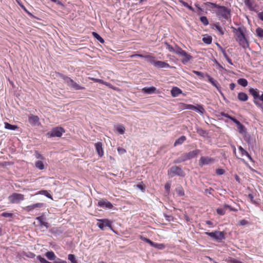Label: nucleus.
I'll return each mask as SVG.
<instances>
[{
	"instance_id": "obj_13",
	"label": "nucleus",
	"mask_w": 263,
	"mask_h": 263,
	"mask_svg": "<svg viewBox=\"0 0 263 263\" xmlns=\"http://www.w3.org/2000/svg\"><path fill=\"white\" fill-rule=\"evenodd\" d=\"M221 115L222 116L229 118L231 121H232L236 124L237 127L240 130V132H242L243 130V128H245L244 126L236 119L224 112H222Z\"/></svg>"
},
{
	"instance_id": "obj_30",
	"label": "nucleus",
	"mask_w": 263,
	"mask_h": 263,
	"mask_svg": "<svg viewBox=\"0 0 263 263\" xmlns=\"http://www.w3.org/2000/svg\"><path fill=\"white\" fill-rule=\"evenodd\" d=\"M181 93L182 90L177 87H173V88L171 90V95L174 97L178 96Z\"/></svg>"
},
{
	"instance_id": "obj_63",
	"label": "nucleus",
	"mask_w": 263,
	"mask_h": 263,
	"mask_svg": "<svg viewBox=\"0 0 263 263\" xmlns=\"http://www.w3.org/2000/svg\"><path fill=\"white\" fill-rule=\"evenodd\" d=\"M223 55L224 56V57L226 58V60L227 61V62L231 65H233V64L232 62V60L229 58V56L228 55V54H227L226 51H223Z\"/></svg>"
},
{
	"instance_id": "obj_33",
	"label": "nucleus",
	"mask_w": 263,
	"mask_h": 263,
	"mask_svg": "<svg viewBox=\"0 0 263 263\" xmlns=\"http://www.w3.org/2000/svg\"><path fill=\"white\" fill-rule=\"evenodd\" d=\"M176 192L179 197H182L185 195L184 189L180 185H179L176 189Z\"/></svg>"
},
{
	"instance_id": "obj_20",
	"label": "nucleus",
	"mask_w": 263,
	"mask_h": 263,
	"mask_svg": "<svg viewBox=\"0 0 263 263\" xmlns=\"http://www.w3.org/2000/svg\"><path fill=\"white\" fill-rule=\"evenodd\" d=\"M29 123L33 126H39L40 124L39 118L37 116L31 115L28 118Z\"/></svg>"
},
{
	"instance_id": "obj_16",
	"label": "nucleus",
	"mask_w": 263,
	"mask_h": 263,
	"mask_svg": "<svg viewBox=\"0 0 263 263\" xmlns=\"http://www.w3.org/2000/svg\"><path fill=\"white\" fill-rule=\"evenodd\" d=\"M200 153V150L196 149L188 153H184L187 160H191L197 157Z\"/></svg>"
},
{
	"instance_id": "obj_44",
	"label": "nucleus",
	"mask_w": 263,
	"mask_h": 263,
	"mask_svg": "<svg viewBox=\"0 0 263 263\" xmlns=\"http://www.w3.org/2000/svg\"><path fill=\"white\" fill-rule=\"evenodd\" d=\"M255 32H256V35L258 37H259L260 39L263 38V29H262L260 27H258L256 28Z\"/></svg>"
},
{
	"instance_id": "obj_56",
	"label": "nucleus",
	"mask_w": 263,
	"mask_h": 263,
	"mask_svg": "<svg viewBox=\"0 0 263 263\" xmlns=\"http://www.w3.org/2000/svg\"><path fill=\"white\" fill-rule=\"evenodd\" d=\"M216 174L217 175L221 176L226 174V171L222 168H218L216 170Z\"/></svg>"
},
{
	"instance_id": "obj_52",
	"label": "nucleus",
	"mask_w": 263,
	"mask_h": 263,
	"mask_svg": "<svg viewBox=\"0 0 263 263\" xmlns=\"http://www.w3.org/2000/svg\"><path fill=\"white\" fill-rule=\"evenodd\" d=\"M13 164L12 161H3L0 162V166L2 167H6L7 166L11 165Z\"/></svg>"
},
{
	"instance_id": "obj_61",
	"label": "nucleus",
	"mask_w": 263,
	"mask_h": 263,
	"mask_svg": "<svg viewBox=\"0 0 263 263\" xmlns=\"http://www.w3.org/2000/svg\"><path fill=\"white\" fill-rule=\"evenodd\" d=\"M91 80L95 82H97V83H99L100 84H104L107 86L108 85V83L104 81L102 79H96V78H91Z\"/></svg>"
},
{
	"instance_id": "obj_4",
	"label": "nucleus",
	"mask_w": 263,
	"mask_h": 263,
	"mask_svg": "<svg viewBox=\"0 0 263 263\" xmlns=\"http://www.w3.org/2000/svg\"><path fill=\"white\" fill-rule=\"evenodd\" d=\"M205 234L217 242H221L222 240H225L226 238V233L219 230L212 232L207 231L205 232Z\"/></svg>"
},
{
	"instance_id": "obj_2",
	"label": "nucleus",
	"mask_w": 263,
	"mask_h": 263,
	"mask_svg": "<svg viewBox=\"0 0 263 263\" xmlns=\"http://www.w3.org/2000/svg\"><path fill=\"white\" fill-rule=\"evenodd\" d=\"M233 32L236 35V40L239 45L243 48L246 49L249 46V42L245 35L246 28L242 27H239L237 28L232 27Z\"/></svg>"
},
{
	"instance_id": "obj_37",
	"label": "nucleus",
	"mask_w": 263,
	"mask_h": 263,
	"mask_svg": "<svg viewBox=\"0 0 263 263\" xmlns=\"http://www.w3.org/2000/svg\"><path fill=\"white\" fill-rule=\"evenodd\" d=\"M5 128L7 129L12 130H17L18 128L17 126L12 125L7 122H5Z\"/></svg>"
},
{
	"instance_id": "obj_29",
	"label": "nucleus",
	"mask_w": 263,
	"mask_h": 263,
	"mask_svg": "<svg viewBox=\"0 0 263 263\" xmlns=\"http://www.w3.org/2000/svg\"><path fill=\"white\" fill-rule=\"evenodd\" d=\"M186 138L185 136H181L179 138H177L174 143V146H177L178 145H180L183 144V143L186 140Z\"/></svg>"
},
{
	"instance_id": "obj_12",
	"label": "nucleus",
	"mask_w": 263,
	"mask_h": 263,
	"mask_svg": "<svg viewBox=\"0 0 263 263\" xmlns=\"http://www.w3.org/2000/svg\"><path fill=\"white\" fill-rule=\"evenodd\" d=\"M215 160L213 158L208 156H201L199 160V164L200 166L209 165L214 163Z\"/></svg>"
},
{
	"instance_id": "obj_57",
	"label": "nucleus",
	"mask_w": 263,
	"mask_h": 263,
	"mask_svg": "<svg viewBox=\"0 0 263 263\" xmlns=\"http://www.w3.org/2000/svg\"><path fill=\"white\" fill-rule=\"evenodd\" d=\"M13 215V214L12 213H9L8 212H4L1 214V216L5 218L12 217Z\"/></svg>"
},
{
	"instance_id": "obj_6",
	"label": "nucleus",
	"mask_w": 263,
	"mask_h": 263,
	"mask_svg": "<svg viewBox=\"0 0 263 263\" xmlns=\"http://www.w3.org/2000/svg\"><path fill=\"white\" fill-rule=\"evenodd\" d=\"M63 79L71 90H79L85 89V87L79 85L76 82L68 77L64 76L63 77Z\"/></svg>"
},
{
	"instance_id": "obj_22",
	"label": "nucleus",
	"mask_w": 263,
	"mask_h": 263,
	"mask_svg": "<svg viewBox=\"0 0 263 263\" xmlns=\"http://www.w3.org/2000/svg\"><path fill=\"white\" fill-rule=\"evenodd\" d=\"M36 194L44 195L47 198L53 200V196L51 194V192L50 190H41L39 191Z\"/></svg>"
},
{
	"instance_id": "obj_10",
	"label": "nucleus",
	"mask_w": 263,
	"mask_h": 263,
	"mask_svg": "<svg viewBox=\"0 0 263 263\" xmlns=\"http://www.w3.org/2000/svg\"><path fill=\"white\" fill-rule=\"evenodd\" d=\"M97 205L98 207L109 210L112 209L114 207L112 203L105 198L100 200Z\"/></svg>"
},
{
	"instance_id": "obj_48",
	"label": "nucleus",
	"mask_w": 263,
	"mask_h": 263,
	"mask_svg": "<svg viewBox=\"0 0 263 263\" xmlns=\"http://www.w3.org/2000/svg\"><path fill=\"white\" fill-rule=\"evenodd\" d=\"M115 128L116 132H124L125 130V127L122 124L115 125Z\"/></svg>"
},
{
	"instance_id": "obj_35",
	"label": "nucleus",
	"mask_w": 263,
	"mask_h": 263,
	"mask_svg": "<svg viewBox=\"0 0 263 263\" xmlns=\"http://www.w3.org/2000/svg\"><path fill=\"white\" fill-rule=\"evenodd\" d=\"M35 167L39 170H43L45 168V165L42 161L37 160L35 162Z\"/></svg>"
},
{
	"instance_id": "obj_11",
	"label": "nucleus",
	"mask_w": 263,
	"mask_h": 263,
	"mask_svg": "<svg viewBox=\"0 0 263 263\" xmlns=\"http://www.w3.org/2000/svg\"><path fill=\"white\" fill-rule=\"evenodd\" d=\"M243 134L244 140L249 146L253 147L255 144V140L253 137L250 134V133H240Z\"/></svg>"
},
{
	"instance_id": "obj_21",
	"label": "nucleus",
	"mask_w": 263,
	"mask_h": 263,
	"mask_svg": "<svg viewBox=\"0 0 263 263\" xmlns=\"http://www.w3.org/2000/svg\"><path fill=\"white\" fill-rule=\"evenodd\" d=\"M206 76L208 78V81L216 88L217 90L220 93L221 95H223V93L221 91L220 87L218 85L217 81L214 80L213 78H212L210 75L208 74L206 75Z\"/></svg>"
},
{
	"instance_id": "obj_31",
	"label": "nucleus",
	"mask_w": 263,
	"mask_h": 263,
	"mask_svg": "<svg viewBox=\"0 0 263 263\" xmlns=\"http://www.w3.org/2000/svg\"><path fill=\"white\" fill-rule=\"evenodd\" d=\"M143 58L146 59L147 62H148L151 64H152L154 66L155 63L156 61H155V58L154 56H152V55L149 54H145L144 55Z\"/></svg>"
},
{
	"instance_id": "obj_49",
	"label": "nucleus",
	"mask_w": 263,
	"mask_h": 263,
	"mask_svg": "<svg viewBox=\"0 0 263 263\" xmlns=\"http://www.w3.org/2000/svg\"><path fill=\"white\" fill-rule=\"evenodd\" d=\"M23 255L29 258H33L35 256V254L34 253L29 251L24 252Z\"/></svg>"
},
{
	"instance_id": "obj_39",
	"label": "nucleus",
	"mask_w": 263,
	"mask_h": 263,
	"mask_svg": "<svg viewBox=\"0 0 263 263\" xmlns=\"http://www.w3.org/2000/svg\"><path fill=\"white\" fill-rule=\"evenodd\" d=\"M214 29L217 30L220 34L223 35L224 34V30L223 28L220 26L219 24L218 23H216L214 25Z\"/></svg>"
},
{
	"instance_id": "obj_25",
	"label": "nucleus",
	"mask_w": 263,
	"mask_h": 263,
	"mask_svg": "<svg viewBox=\"0 0 263 263\" xmlns=\"http://www.w3.org/2000/svg\"><path fill=\"white\" fill-rule=\"evenodd\" d=\"M44 255L49 260L53 261L54 259H56L55 253L51 250L46 252Z\"/></svg>"
},
{
	"instance_id": "obj_46",
	"label": "nucleus",
	"mask_w": 263,
	"mask_h": 263,
	"mask_svg": "<svg viewBox=\"0 0 263 263\" xmlns=\"http://www.w3.org/2000/svg\"><path fill=\"white\" fill-rule=\"evenodd\" d=\"M210 133H199L200 136L206 138L209 143L212 142V139L209 135Z\"/></svg>"
},
{
	"instance_id": "obj_27",
	"label": "nucleus",
	"mask_w": 263,
	"mask_h": 263,
	"mask_svg": "<svg viewBox=\"0 0 263 263\" xmlns=\"http://www.w3.org/2000/svg\"><path fill=\"white\" fill-rule=\"evenodd\" d=\"M187 161L184 153L182 154L180 156L178 157L173 161L174 164H179Z\"/></svg>"
},
{
	"instance_id": "obj_59",
	"label": "nucleus",
	"mask_w": 263,
	"mask_h": 263,
	"mask_svg": "<svg viewBox=\"0 0 263 263\" xmlns=\"http://www.w3.org/2000/svg\"><path fill=\"white\" fill-rule=\"evenodd\" d=\"M200 20L202 22V23L205 26H206L209 24V21L206 16H201L200 18Z\"/></svg>"
},
{
	"instance_id": "obj_45",
	"label": "nucleus",
	"mask_w": 263,
	"mask_h": 263,
	"mask_svg": "<svg viewBox=\"0 0 263 263\" xmlns=\"http://www.w3.org/2000/svg\"><path fill=\"white\" fill-rule=\"evenodd\" d=\"M202 41L206 44H210L212 43V38L211 36L206 35L202 38Z\"/></svg>"
},
{
	"instance_id": "obj_9",
	"label": "nucleus",
	"mask_w": 263,
	"mask_h": 263,
	"mask_svg": "<svg viewBox=\"0 0 263 263\" xmlns=\"http://www.w3.org/2000/svg\"><path fill=\"white\" fill-rule=\"evenodd\" d=\"M8 199L10 203L17 204L24 200V195L21 193H13L9 196Z\"/></svg>"
},
{
	"instance_id": "obj_55",
	"label": "nucleus",
	"mask_w": 263,
	"mask_h": 263,
	"mask_svg": "<svg viewBox=\"0 0 263 263\" xmlns=\"http://www.w3.org/2000/svg\"><path fill=\"white\" fill-rule=\"evenodd\" d=\"M34 156L35 158L37 159L40 160H44L45 157L39 152L37 151H35L34 152Z\"/></svg>"
},
{
	"instance_id": "obj_7",
	"label": "nucleus",
	"mask_w": 263,
	"mask_h": 263,
	"mask_svg": "<svg viewBox=\"0 0 263 263\" xmlns=\"http://www.w3.org/2000/svg\"><path fill=\"white\" fill-rule=\"evenodd\" d=\"M139 238L143 241L149 244L150 246L160 250H162L165 248V245L162 243H157L153 241L147 237L143 235H140Z\"/></svg>"
},
{
	"instance_id": "obj_15",
	"label": "nucleus",
	"mask_w": 263,
	"mask_h": 263,
	"mask_svg": "<svg viewBox=\"0 0 263 263\" xmlns=\"http://www.w3.org/2000/svg\"><path fill=\"white\" fill-rule=\"evenodd\" d=\"M36 259L40 263H60L63 260L56 256V259H54L53 262H51L47 260L44 257L42 256L41 255H37Z\"/></svg>"
},
{
	"instance_id": "obj_1",
	"label": "nucleus",
	"mask_w": 263,
	"mask_h": 263,
	"mask_svg": "<svg viewBox=\"0 0 263 263\" xmlns=\"http://www.w3.org/2000/svg\"><path fill=\"white\" fill-rule=\"evenodd\" d=\"M205 5L208 7H211L212 8H216V14L218 17H222L226 20H228L231 16V10L230 9L215 3L206 2Z\"/></svg>"
},
{
	"instance_id": "obj_58",
	"label": "nucleus",
	"mask_w": 263,
	"mask_h": 263,
	"mask_svg": "<svg viewBox=\"0 0 263 263\" xmlns=\"http://www.w3.org/2000/svg\"><path fill=\"white\" fill-rule=\"evenodd\" d=\"M163 216L165 218V220L167 222H171V221H174V218L172 215H167V214H166L165 213H164L163 214Z\"/></svg>"
},
{
	"instance_id": "obj_50",
	"label": "nucleus",
	"mask_w": 263,
	"mask_h": 263,
	"mask_svg": "<svg viewBox=\"0 0 263 263\" xmlns=\"http://www.w3.org/2000/svg\"><path fill=\"white\" fill-rule=\"evenodd\" d=\"M171 183L170 182H167L164 185V189L166 193L169 195L171 190Z\"/></svg>"
},
{
	"instance_id": "obj_5",
	"label": "nucleus",
	"mask_w": 263,
	"mask_h": 263,
	"mask_svg": "<svg viewBox=\"0 0 263 263\" xmlns=\"http://www.w3.org/2000/svg\"><path fill=\"white\" fill-rule=\"evenodd\" d=\"M167 175L171 178L175 176L184 177L185 173L182 170L181 166L175 165L171 166V167L167 170Z\"/></svg>"
},
{
	"instance_id": "obj_3",
	"label": "nucleus",
	"mask_w": 263,
	"mask_h": 263,
	"mask_svg": "<svg viewBox=\"0 0 263 263\" xmlns=\"http://www.w3.org/2000/svg\"><path fill=\"white\" fill-rule=\"evenodd\" d=\"M249 92L253 98L254 103L263 110V106L259 101L260 100L263 103V92L259 95V90L257 88H250Z\"/></svg>"
},
{
	"instance_id": "obj_19",
	"label": "nucleus",
	"mask_w": 263,
	"mask_h": 263,
	"mask_svg": "<svg viewBox=\"0 0 263 263\" xmlns=\"http://www.w3.org/2000/svg\"><path fill=\"white\" fill-rule=\"evenodd\" d=\"M244 3L250 10H256L257 5L254 0H245Z\"/></svg>"
},
{
	"instance_id": "obj_26",
	"label": "nucleus",
	"mask_w": 263,
	"mask_h": 263,
	"mask_svg": "<svg viewBox=\"0 0 263 263\" xmlns=\"http://www.w3.org/2000/svg\"><path fill=\"white\" fill-rule=\"evenodd\" d=\"M142 91L148 95H151L155 92L156 88L154 86L145 87L142 89Z\"/></svg>"
},
{
	"instance_id": "obj_51",
	"label": "nucleus",
	"mask_w": 263,
	"mask_h": 263,
	"mask_svg": "<svg viewBox=\"0 0 263 263\" xmlns=\"http://www.w3.org/2000/svg\"><path fill=\"white\" fill-rule=\"evenodd\" d=\"M228 263H243L240 260L233 258V257H229L228 260Z\"/></svg>"
},
{
	"instance_id": "obj_38",
	"label": "nucleus",
	"mask_w": 263,
	"mask_h": 263,
	"mask_svg": "<svg viewBox=\"0 0 263 263\" xmlns=\"http://www.w3.org/2000/svg\"><path fill=\"white\" fill-rule=\"evenodd\" d=\"M185 51H184V50H183L182 48H181L180 47L178 46H175V47H174V52H175V53L178 54V55H180L181 56H182V55L184 53V52Z\"/></svg>"
},
{
	"instance_id": "obj_60",
	"label": "nucleus",
	"mask_w": 263,
	"mask_h": 263,
	"mask_svg": "<svg viewBox=\"0 0 263 263\" xmlns=\"http://www.w3.org/2000/svg\"><path fill=\"white\" fill-rule=\"evenodd\" d=\"M223 208H224V209H228L231 211L237 212L238 211L237 209L232 206L231 205H229L228 204H224L223 205Z\"/></svg>"
},
{
	"instance_id": "obj_34",
	"label": "nucleus",
	"mask_w": 263,
	"mask_h": 263,
	"mask_svg": "<svg viewBox=\"0 0 263 263\" xmlns=\"http://www.w3.org/2000/svg\"><path fill=\"white\" fill-rule=\"evenodd\" d=\"M238 99L241 101L245 102L248 100V96L246 93L241 92L238 94Z\"/></svg>"
},
{
	"instance_id": "obj_62",
	"label": "nucleus",
	"mask_w": 263,
	"mask_h": 263,
	"mask_svg": "<svg viewBox=\"0 0 263 263\" xmlns=\"http://www.w3.org/2000/svg\"><path fill=\"white\" fill-rule=\"evenodd\" d=\"M216 212L218 215L220 216H223L226 213V211L224 210V208H217L216 209Z\"/></svg>"
},
{
	"instance_id": "obj_41",
	"label": "nucleus",
	"mask_w": 263,
	"mask_h": 263,
	"mask_svg": "<svg viewBox=\"0 0 263 263\" xmlns=\"http://www.w3.org/2000/svg\"><path fill=\"white\" fill-rule=\"evenodd\" d=\"M136 186L137 189L140 190L142 192L144 193L145 191L146 190V186L143 183V182H139L137 185Z\"/></svg>"
},
{
	"instance_id": "obj_42",
	"label": "nucleus",
	"mask_w": 263,
	"mask_h": 263,
	"mask_svg": "<svg viewBox=\"0 0 263 263\" xmlns=\"http://www.w3.org/2000/svg\"><path fill=\"white\" fill-rule=\"evenodd\" d=\"M113 222L112 220L109 219L108 221L107 222V224L106 225V227H108L112 232H114L116 234H118L117 231L115 230L112 227Z\"/></svg>"
},
{
	"instance_id": "obj_43",
	"label": "nucleus",
	"mask_w": 263,
	"mask_h": 263,
	"mask_svg": "<svg viewBox=\"0 0 263 263\" xmlns=\"http://www.w3.org/2000/svg\"><path fill=\"white\" fill-rule=\"evenodd\" d=\"M92 34L93 36L95 39H96L98 41H99L101 43H104V40L98 33L95 32H93Z\"/></svg>"
},
{
	"instance_id": "obj_18",
	"label": "nucleus",
	"mask_w": 263,
	"mask_h": 263,
	"mask_svg": "<svg viewBox=\"0 0 263 263\" xmlns=\"http://www.w3.org/2000/svg\"><path fill=\"white\" fill-rule=\"evenodd\" d=\"M108 220V218L98 219V222L96 225L101 230L104 231L105 227H106Z\"/></svg>"
},
{
	"instance_id": "obj_24",
	"label": "nucleus",
	"mask_w": 263,
	"mask_h": 263,
	"mask_svg": "<svg viewBox=\"0 0 263 263\" xmlns=\"http://www.w3.org/2000/svg\"><path fill=\"white\" fill-rule=\"evenodd\" d=\"M48 229L49 232L55 236H59L63 233V231L57 227H52Z\"/></svg>"
},
{
	"instance_id": "obj_14",
	"label": "nucleus",
	"mask_w": 263,
	"mask_h": 263,
	"mask_svg": "<svg viewBox=\"0 0 263 263\" xmlns=\"http://www.w3.org/2000/svg\"><path fill=\"white\" fill-rule=\"evenodd\" d=\"M45 204L44 203H35L31 205H27L24 208V210L28 212L32 211L36 208H42L45 206Z\"/></svg>"
},
{
	"instance_id": "obj_64",
	"label": "nucleus",
	"mask_w": 263,
	"mask_h": 263,
	"mask_svg": "<svg viewBox=\"0 0 263 263\" xmlns=\"http://www.w3.org/2000/svg\"><path fill=\"white\" fill-rule=\"evenodd\" d=\"M117 152L119 155H123L126 153V150L123 147H118Z\"/></svg>"
},
{
	"instance_id": "obj_17",
	"label": "nucleus",
	"mask_w": 263,
	"mask_h": 263,
	"mask_svg": "<svg viewBox=\"0 0 263 263\" xmlns=\"http://www.w3.org/2000/svg\"><path fill=\"white\" fill-rule=\"evenodd\" d=\"M102 146L103 144L101 141H98L95 143L96 151L100 157H102L104 155V150Z\"/></svg>"
},
{
	"instance_id": "obj_8",
	"label": "nucleus",
	"mask_w": 263,
	"mask_h": 263,
	"mask_svg": "<svg viewBox=\"0 0 263 263\" xmlns=\"http://www.w3.org/2000/svg\"><path fill=\"white\" fill-rule=\"evenodd\" d=\"M35 219L39 222V227L41 229L43 228H45L46 229L49 228L50 223L46 220L45 213H42L41 215L36 217Z\"/></svg>"
},
{
	"instance_id": "obj_53",
	"label": "nucleus",
	"mask_w": 263,
	"mask_h": 263,
	"mask_svg": "<svg viewBox=\"0 0 263 263\" xmlns=\"http://www.w3.org/2000/svg\"><path fill=\"white\" fill-rule=\"evenodd\" d=\"M248 196L250 200V202L252 204L255 205H257L258 204V202L254 199V195L252 194L249 193Z\"/></svg>"
},
{
	"instance_id": "obj_54",
	"label": "nucleus",
	"mask_w": 263,
	"mask_h": 263,
	"mask_svg": "<svg viewBox=\"0 0 263 263\" xmlns=\"http://www.w3.org/2000/svg\"><path fill=\"white\" fill-rule=\"evenodd\" d=\"M238 149L242 156H246L247 154H248V151L246 149L243 148L241 146H238Z\"/></svg>"
},
{
	"instance_id": "obj_23",
	"label": "nucleus",
	"mask_w": 263,
	"mask_h": 263,
	"mask_svg": "<svg viewBox=\"0 0 263 263\" xmlns=\"http://www.w3.org/2000/svg\"><path fill=\"white\" fill-rule=\"evenodd\" d=\"M154 66L158 68H171V66L167 63L161 61H156Z\"/></svg>"
},
{
	"instance_id": "obj_32",
	"label": "nucleus",
	"mask_w": 263,
	"mask_h": 263,
	"mask_svg": "<svg viewBox=\"0 0 263 263\" xmlns=\"http://www.w3.org/2000/svg\"><path fill=\"white\" fill-rule=\"evenodd\" d=\"M63 133H47L46 136L48 138H54L61 137Z\"/></svg>"
},
{
	"instance_id": "obj_36",
	"label": "nucleus",
	"mask_w": 263,
	"mask_h": 263,
	"mask_svg": "<svg viewBox=\"0 0 263 263\" xmlns=\"http://www.w3.org/2000/svg\"><path fill=\"white\" fill-rule=\"evenodd\" d=\"M67 259L70 263H78L77 257L74 254H69L67 256Z\"/></svg>"
},
{
	"instance_id": "obj_47",
	"label": "nucleus",
	"mask_w": 263,
	"mask_h": 263,
	"mask_svg": "<svg viewBox=\"0 0 263 263\" xmlns=\"http://www.w3.org/2000/svg\"><path fill=\"white\" fill-rule=\"evenodd\" d=\"M194 110L199 112L201 115H202L205 111L204 108L201 105H197V106H196V109H194Z\"/></svg>"
},
{
	"instance_id": "obj_40",
	"label": "nucleus",
	"mask_w": 263,
	"mask_h": 263,
	"mask_svg": "<svg viewBox=\"0 0 263 263\" xmlns=\"http://www.w3.org/2000/svg\"><path fill=\"white\" fill-rule=\"evenodd\" d=\"M237 83L239 85H240L243 87H246L248 84V81L246 79H244V78L239 79L237 80Z\"/></svg>"
},
{
	"instance_id": "obj_28",
	"label": "nucleus",
	"mask_w": 263,
	"mask_h": 263,
	"mask_svg": "<svg viewBox=\"0 0 263 263\" xmlns=\"http://www.w3.org/2000/svg\"><path fill=\"white\" fill-rule=\"evenodd\" d=\"M182 57L183 58L181 60V62L184 64L188 63L193 58L191 55L187 53L186 51L182 55Z\"/></svg>"
}]
</instances>
